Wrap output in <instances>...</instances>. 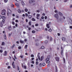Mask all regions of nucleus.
I'll return each mask as SVG.
<instances>
[{
  "instance_id": "0e129e2a",
  "label": "nucleus",
  "mask_w": 72,
  "mask_h": 72,
  "mask_svg": "<svg viewBox=\"0 0 72 72\" xmlns=\"http://www.w3.org/2000/svg\"><path fill=\"white\" fill-rule=\"evenodd\" d=\"M15 26H16V27H17V26H18V25H17V24H15Z\"/></svg>"
},
{
  "instance_id": "4468645a",
  "label": "nucleus",
  "mask_w": 72,
  "mask_h": 72,
  "mask_svg": "<svg viewBox=\"0 0 72 72\" xmlns=\"http://www.w3.org/2000/svg\"><path fill=\"white\" fill-rule=\"evenodd\" d=\"M21 4L22 5H24V2H23V1H21Z\"/></svg>"
},
{
  "instance_id": "9d476101",
  "label": "nucleus",
  "mask_w": 72,
  "mask_h": 72,
  "mask_svg": "<svg viewBox=\"0 0 72 72\" xmlns=\"http://www.w3.org/2000/svg\"><path fill=\"white\" fill-rule=\"evenodd\" d=\"M8 29L9 30H12V26H10L8 27Z\"/></svg>"
},
{
  "instance_id": "6e6552de",
  "label": "nucleus",
  "mask_w": 72,
  "mask_h": 72,
  "mask_svg": "<svg viewBox=\"0 0 72 72\" xmlns=\"http://www.w3.org/2000/svg\"><path fill=\"white\" fill-rule=\"evenodd\" d=\"M46 26L48 28H50V26H49V24H47Z\"/></svg>"
},
{
  "instance_id": "4be33fe9",
  "label": "nucleus",
  "mask_w": 72,
  "mask_h": 72,
  "mask_svg": "<svg viewBox=\"0 0 72 72\" xmlns=\"http://www.w3.org/2000/svg\"><path fill=\"white\" fill-rule=\"evenodd\" d=\"M32 21H35L36 20H35V19L33 18L32 19Z\"/></svg>"
},
{
  "instance_id": "c756f323",
  "label": "nucleus",
  "mask_w": 72,
  "mask_h": 72,
  "mask_svg": "<svg viewBox=\"0 0 72 72\" xmlns=\"http://www.w3.org/2000/svg\"><path fill=\"white\" fill-rule=\"evenodd\" d=\"M12 66L14 68H15V65H14V64H12Z\"/></svg>"
},
{
  "instance_id": "bb28decb",
  "label": "nucleus",
  "mask_w": 72,
  "mask_h": 72,
  "mask_svg": "<svg viewBox=\"0 0 72 72\" xmlns=\"http://www.w3.org/2000/svg\"><path fill=\"white\" fill-rule=\"evenodd\" d=\"M42 66H45V63H43L42 64Z\"/></svg>"
},
{
  "instance_id": "774afa93",
  "label": "nucleus",
  "mask_w": 72,
  "mask_h": 72,
  "mask_svg": "<svg viewBox=\"0 0 72 72\" xmlns=\"http://www.w3.org/2000/svg\"><path fill=\"white\" fill-rule=\"evenodd\" d=\"M34 59V58H32V60H33Z\"/></svg>"
},
{
  "instance_id": "603ef678",
  "label": "nucleus",
  "mask_w": 72,
  "mask_h": 72,
  "mask_svg": "<svg viewBox=\"0 0 72 72\" xmlns=\"http://www.w3.org/2000/svg\"><path fill=\"white\" fill-rule=\"evenodd\" d=\"M35 45H36V46H38V45H39V44L36 43V44H35Z\"/></svg>"
},
{
  "instance_id": "a19ab883",
  "label": "nucleus",
  "mask_w": 72,
  "mask_h": 72,
  "mask_svg": "<svg viewBox=\"0 0 72 72\" xmlns=\"http://www.w3.org/2000/svg\"><path fill=\"white\" fill-rule=\"evenodd\" d=\"M39 66L40 67H41V66H42V65H41V63H40L39 64Z\"/></svg>"
},
{
  "instance_id": "8fccbe9b",
  "label": "nucleus",
  "mask_w": 72,
  "mask_h": 72,
  "mask_svg": "<svg viewBox=\"0 0 72 72\" xmlns=\"http://www.w3.org/2000/svg\"><path fill=\"white\" fill-rule=\"evenodd\" d=\"M15 22H18V21L17 20H16L15 21Z\"/></svg>"
},
{
  "instance_id": "4c0bfd02",
  "label": "nucleus",
  "mask_w": 72,
  "mask_h": 72,
  "mask_svg": "<svg viewBox=\"0 0 72 72\" xmlns=\"http://www.w3.org/2000/svg\"><path fill=\"white\" fill-rule=\"evenodd\" d=\"M4 1L5 3H7L8 2V0H4Z\"/></svg>"
},
{
  "instance_id": "b1692460",
  "label": "nucleus",
  "mask_w": 72,
  "mask_h": 72,
  "mask_svg": "<svg viewBox=\"0 0 72 72\" xmlns=\"http://www.w3.org/2000/svg\"><path fill=\"white\" fill-rule=\"evenodd\" d=\"M4 39H6V35L5 34H4Z\"/></svg>"
},
{
  "instance_id": "c85d7f7f",
  "label": "nucleus",
  "mask_w": 72,
  "mask_h": 72,
  "mask_svg": "<svg viewBox=\"0 0 72 72\" xmlns=\"http://www.w3.org/2000/svg\"><path fill=\"white\" fill-rule=\"evenodd\" d=\"M8 12H9V13H10V12H11V10H9V9H8Z\"/></svg>"
},
{
  "instance_id": "ea45409f",
  "label": "nucleus",
  "mask_w": 72,
  "mask_h": 72,
  "mask_svg": "<svg viewBox=\"0 0 72 72\" xmlns=\"http://www.w3.org/2000/svg\"><path fill=\"white\" fill-rule=\"evenodd\" d=\"M45 42V44H47V43H48V41L46 40Z\"/></svg>"
},
{
  "instance_id": "f03ea898",
  "label": "nucleus",
  "mask_w": 72,
  "mask_h": 72,
  "mask_svg": "<svg viewBox=\"0 0 72 72\" xmlns=\"http://www.w3.org/2000/svg\"><path fill=\"white\" fill-rule=\"evenodd\" d=\"M6 11L5 9H3L2 10L1 14L2 15H5V14Z\"/></svg>"
},
{
  "instance_id": "7c9ffc66",
  "label": "nucleus",
  "mask_w": 72,
  "mask_h": 72,
  "mask_svg": "<svg viewBox=\"0 0 72 72\" xmlns=\"http://www.w3.org/2000/svg\"><path fill=\"white\" fill-rule=\"evenodd\" d=\"M51 31H52V30L51 29H50L48 30V31H49V32H51Z\"/></svg>"
},
{
  "instance_id": "7ed1b4c3",
  "label": "nucleus",
  "mask_w": 72,
  "mask_h": 72,
  "mask_svg": "<svg viewBox=\"0 0 72 72\" xmlns=\"http://www.w3.org/2000/svg\"><path fill=\"white\" fill-rule=\"evenodd\" d=\"M45 62H46V63H50V61H49V58H47L45 60Z\"/></svg>"
},
{
  "instance_id": "aec40b11",
  "label": "nucleus",
  "mask_w": 72,
  "mask_h": 72,
  "mask_svg": "<svg viewBox=\"0 0 72 72\" xmlns=\"http://www.w3.org/2000/svg\"><path fill=\"white\" fill-rule=\"evenodd\" d=\"M1 27H3V24H2V22H1V23L0 24Z\"/></svg>"
},
{
  "instance_id": "2eb2a0df",
  "label": "nucleus",
  "mask_w": 72,
  "mask_h": 72,
  "mask_svg": "<svg viewBox=\"0 0 72 72\" xmlns=\"http://www.w3.org/2000/svg\"><path fill=\"white\" fill-rule=\"evenodd\" d=\"M43 59H44V57H41L40 58L41 61H42V60H43Z\"/></svg>"
},
{
  "instance_id": "5fc2aeb1",
  "label": "nucleus",
  "mask_w": 72,
  "mask_h": 72,
  "mask_svg": "<svg viewBox=\"0 0 72 72\" xmlns=\"http://www.w3.org/2000/svg\"><path fill=\"white\" fill-rule=\"evenodd\" d=\"M69 7H70V8H72V5H71L69 6Z\"/></svg>"
},
{
  "instance_id": "2f4dec72",
  "label": "nucleus",
  "mask_w": 72,
  "mask_h": 72,
  "mask_svg": "<svg viewBox=\"0 0 72 72\" xmlns=\"http://www.w3.org/2000/svg\"><path fill=\"white\" fill-rule=\"evenodd\" d=\"M41 49H44V46H42V47H41Z\"/></svg>"
},
{
  "instance_id": "9b49d317",
  "label": "nucleus",
  "mask_w": 72,
  "mask_h": 72,
  "mask_svg": "<svg viewBox=\"0 0 72 72\" xmlns=\"http://www.w3.org/2000/svg\"><path fill=\"white\" fill-rule=\"evenodd\" d=\"M24 10H25V12H27L28 11V9H27V8H25Z\"/></svg>"
},
{
  "instance_id": "f3484780",
  "label": "nucleus",
  "mask_w": 72,
  "mask_h": 72,
  "mask_svg": "<svg viewBox=\"0 0 72 72\" xmlns=\"http://www.w3.org/2000/svg\"><path fill=\"white\" fill-rule=\"evenodd\" d=\"M2 18L3 19H5L6 18L4 16H2Z\"/></svg>"
},
{
  "instance_id": "58836bf2",
  "label": "nucleus",
  "mask_w": 72,
  "mask_h": 72,
  "mask_svg": "<svg viewBox=\"0 0 72 72\" xmlns=\"http://www.w3.org/2000/svg\"><path fill=\"white\" fill-rule=\"evenodd\" d=\"M25 15L26 17H28V14H27L26 13L25 14Z\"/></svg>"
},
{
  "instance_id": "e2e57ef3",
  "label": "nucleus",
  "mask_w": 72,
  "mask_h": 72,
  "mask_svg": "<svg viewBox=\"0 0 72 72\" xmlns=\"http://www.w3.org/2000/svg\"><path fill=\"white\" fill-rule=\"evenodd\" d=\"M70 28H71V29H72V26H71L69 27Z\"/></svg>"
},
{
  "instance_id": "423d86ee",
  "label": "nucleus",
  "mask_w": 72,
  "mask_h": 72,
  "mask_svg": "<svg viewBox=\"0 0 72 72\" xmlns=\"http://www.w3.org/2000/svg\"><path fill=\"white\" fill-rule=\"evenodd\" d=\"M55 59L56 60V61H57V62H59V58L58 57H56L55 58Z\"/></svg>"
},
{
  "instance_id": "ddd939ff",
  "label": "nucleus",
  "mask_w": 72,
  "mask_h": 72,
  "mask_svg": "<svg viewBox=\"0 0 72 72\" xmlns=\"http://www.w3.org/2000/svg\"><path fill=\"white\" fill-rule=\"evenodd\" d=\"M18 12L19 13H21V11L20 9H19L18 10Z\"/></svg>"
},
{
  "instance_id": "e433bc0d",
  "label": "nucleus",
  "mask_w": 72,
  "mask_h": 72,
  "mask_svg": "<svg viewBox=\"0 0 72 72\" xmlns=\"http://www.w3.org/2000/svg\"><path fill=\"white\" fill-rule=\"evenodd\" d=\"M4 42H3L2 43V45H4Z\"/></svg>"
},
{
  "instance_id": "a18cd8bd",
  "label": "nucleus",
  "mask_w": 72,
  "mask_h": 72,
  "mask_svg": "<svg viewBox=\"0 0 72 72\" xmlns=\"http://www.w3.org/2000/svg\"><path fill=\"white\" fill-rule=\"evenodd\" d=\"M14 5L12 4L11 5V7H14Z\"/></svg>"
},
{
  "instance_id": "f8f14e48",
  "label": "nucleus",
  "mask_w": 72,
  "mask_h": 72,
  "mask_svg": "<svg viewBox=\"0 0 72 72\" xmlns=\"http://www.w3.org/2000/svg\"><path fill=\"white\" fill-rule=\"evenodd\" d=\"M20 43H22V44H23V42H24V41L23 40H20Z\"/></svg>"
},
{
  "instance_id": "052dcab7",
  "label": "nucleus",
  "mask_w": 72,
  "mask_h": 72,
  "mask_svg": "<svg viewBox=\"0 0 72 72\" xmlns=\"http://www.w3.org/2000/svg\"><path fill=\"white\" fill-rule=\"evenodd\" d=\"M57 34H58V36H59L60 35V33H58Z\"/></svg>"
},
{
  "instance_id": "13d9d810",
  "label": "nucleus",
  "mask_w": 72,
  "mask_h": 72,
  "mask_svg": "<svg viewBox=\"0 0 72 72\" xmlns=\"http://www.w3.org/2000/svg\"><path fill=\"white\" fill-rule=\"evenodd\" d=\"M4 21H5L4 19H3L2 20V22L4 23Z\"/></svg>"
},
{
  "instance_id": "412c9836",
  "label": "nucleus",
  "mask_w": 72,
  "mask_h": 72,
  "mask_svg": "<svg viewBox=\"0 0 72 72\" xmlns=\"http://www.w3.org/2000/svg\"><path fill=\"white\" fill-rule=\"evenodd\" d=\"M28 18H32V16L31 15H29L28 16Z\"/></svg>"
},
{
  "instance_id": "864d4df0",
  "label": "nucleus",
  "mask_w": 72,
  "mask_h": 72,
  "mask_svg": "<svg viewBox=\"0 0 72 72\" xmlns=\"http://www.w3.org/2000/svg\"><path fill=\"white\" fill-rule=\"evenodd\" d=\"M44 18L45 19H47V17H46V16H45Z\"/></svg>"
},
{
  "instance_id": "49530a36",
  "label": "nucleus",
  "mask_w": 72,
  "mask_h": 72,
  "mask_svg": "<svg viewBox=\"0 0 72 72\" xmlns=\"http://www.w3.org/2000/svg\"><path fill=\"white\" fill-rule=\"evenodd\" d=\"M14 58H15L16 59H17V57H16V56H15V55H14Z\"/></svg>"
},
{
  "instance_id": "20e7f679",
  "label": "nucleus",
  "mask_w": 72,
  "mask_h": 72,
  "mask_svg": "<svg viewBox=\"0 0 72 72\" xmlns=\"http://www.w3.org/2000/svg\"><path fill=\"white\" fill-rule=\"evenodd\" d=\"M54 16L55 18H56V19H58L59 18V16H58V14H55L54 15Z\"/></svg>"
},
{
  "instance_id": "cd10ccee",
  "label": "nucleus",
  "mask_w": 72,
  "mask_h": 72,
  "mask_svg": "<svg viewBox=\"0 0 72 72\" xmlns=\"http://www.w3.org/2000/svg\"><path fill=\"white\" fill-rule=\"evenodd\" d=\"M35 26H39V24H36L35 25Z\"/></svg>"
},
{
  "instance_id": "79ce46f5",
  "label": "nucleus",
  "mask_w": 72,
  "mask_h": 72,
  "mask_svg": "<svg viewBox=\"0 0 72 72\" xmlns=\"http://www.w3.org/2000/svg\"><path fill=\"white\" fill-rule=\"evenodd\" d=\"M12 24H13V25H14V24H15V23H14V22H12Z\"/></svg>"
},
{
  "instance_id": "c9c22d12",
  "label": "nucleus",
  "mask_w": 72,
  "mask_h": 72,
  "mask_svg": "<svg viewBox=\"0 0 72 72\" xmlns=\"http://www.w3.org/2000/svg\"><path fill=\"white\" fill-rule=\"evenodd\" d=\"M63 60L64 62V63H66V61L65 60V59H64V58H63Z\"/></svg>"
},
{
  "instance_id": "f704fd0d",
  "label": "nucleus",
  "mask_w": 72,
  "mask_h": 72,
  "mask_svg": "<svg viewBox=\"0 0 72 72\" xmlns=\"http://www.w3.org/2000/svg\"><path fill=\"white\" fill-rule=\"evenodd\" d=\"M39 64V62L37 61L36 62V65H37V64Z\"/></svg>"
},
{
  "instance_id": "473e14b6",
  "label": "nucleus",
  "mask_w": 72,
  "mask_h": 72,
  "mask_svg": "<svg viewBox=\"0 0 72 72\" xmlns=\"http://www.w3.org/2000/svg\"><path fill=\"white\" fill-rule=\"evenodd\" d=\"M31 57H34V55L33 54H32L31 55Z\"/></svg>"
},
{
  "instance_id": "a211bd4d",
  "label": "nucleus",
  "mask_w": 72,
  "mask_h": 72,
  "mask_svg": "<svg viewBox=\"0 0 72 72\" xmlns=\"http://www.w3.org/2000/svg\"><path fill=\"white\" fill-rule=\"evenodd\" d=\"M27 47H28V45H26L25 46V48L26 49L27 48Z\"/></svg>"
},
{
  "instance_id": "f257e3e1",
  "label": "nucleus",
  "mask_w": 72,
  "mask_h": 72,
  "mask_svg": "<svg viewBox=\"0 0 72 72\" xmlns=\"http://www.w3.org/2000/svg\"><path fill=\"white\" fill-rule=\"evenodd\" d=\"M29 3L30 4H32L33 3H34V4H33V5H35V2L33 0H30L29 1Z\"/></svg>"
},
{
  "instance_id": "bf43d9fd",
  "label": "nucleus",
  "mask_w": 72,
  "mask_h": 72,
  "mask_svg": "<svg viewBox=\"0 0 72 72\" xmlns=\"http://www.w3.org/2000/svg\"><path fill=\"white\" fill-rule=\"evenodd\" d=\"M32 63H33V64H34V61H32Z\"/></svg>"
},
{
  "instance_id": "09e8293b",
  "label": "nucleus",
  "mask_w": 72,
  "mask_h": 72,
  "mask_svg": "<svg viewBox=\"0 0 72 72\" xmlns=\"http://www.w3.org/2000/svg\"><path fill=\"white\" fill-rule=\"evenodd\" d=\"M29 24L30 26H31V22H29Z\"/></svg>"
},
{
  "instance_id": "680f3d73",
  "label": "nucleus",
  "mask_w": 72,
  "mask_h": 72,
  "mask_svg": "<svg viewBox=\"0 0 72 72\" xmlns=\"http://www.w3.org/2000/svg\"><path fill=\"white\" fill-rule=\"evenodd\" d=\"M44 19V17L43 16H42V17H41V19Z\"/></svg>"
},
{
  "instance_id": "3c124183",
  "label": "nucleus",
  "mask_w": 72,
  "mask_h": 72,
  "mask_svg": "<svg viewBox=\"0 0 72 72\" xmlns=\"http://www.w3.org/2000/svg\"><path fill=\"white\" fill-rule=\"evenodd\" d=\"M17 69L18 71H19V67H18V66H17Z\"/></svg>"
},
{
  "instance_id": "69168bd1",
  "label": "nucleus",
  "mask_w": 72,
  "mask_h": 72,
  "mask_svg": "<svg viewBox=\"0 0 72 72\" xmlns=\"http://www.w3.org/2000/svg\"><path fill=\"white\" fill-rule=\"evenodd\" d=\"M31 28H28L29 30H31Z\"/></svg>"
},
{
  "instance_id": "0eeeda50",
  "label": "nucleus",
  "mask_w": 72,
  "mask_h": 72,
  "mask_svg": "<svg viewBox=\"0 0 72 72\" xmlns=\"http://www.w3.org/2000/svg\"><path fill=\"white\" fill-rule=\"evenodd\" d=\"M40 14H38L37 15V19H39V17L40 16Z\"/></svg>"
},
{
  "instance_id": "5701e85b",
  "label": "nucleus",
  "mask_w": 72,
  "mask_h": 72,
  "mask_svg": "<svg viewBox=\"0 0 72 72\" xmlns=\"http://www.w3.org/2000/svg\"><path fill=\"white\" fill-rule=\"evenodd\" d=\"M17 7H18V8H19V4L17 3Z\"/></svg>"
},
{
  "instance_id": "de8ad7c7",
  "label": "nucleus",
  "mask_w": 72,
  "mask_h": 72,
  "mask_svg": "<svg viewBox=\"0 0 72 72\" xmlns=\"http://www.w3.org/2000/svg\"><path fill=\"white\" fill-rule=\"evenodd\" d=\"M3 50H0V52H1V53H3Z\"/></svg>"
},
{
  "instance_id": "393cba45",
  "label": "nucleus",
  "mask_w": 72,
  "mask_h": 72,
  "mask_svg": "<svg viewBox=\"0 0 72 72\" xmlns=\"http://www.w3.org/2000/svg\"><path fill=\"white\" fill-rule=\"evenodd\" d=\"M55 69H56V72H57L58 71V69H57V66H56Z\"/></svg>"
},
{
  "instance_id": "6e6d98bb",
  "label": "nucleus",
  "mask_w": 72,
  "mask_h": 72,
  "mask_svg": "<svg viewBox=\"0 0 72 72\" xmlns=\"http://www.w3.org/2000/svg\"><path fill=\"white\" fill-rule=\"evenodd\" d=\"M67 1H68V0H65L64 1V2L65 3H66V2H67Z\"/></svg>"
},
{
  "instance_id": "338daca9",
  "label": "nucleus",
  "mask_w": 72,
  "mask_h": 72,
  "mask_svg": "<svg viewBox=\"0 0 72 72\" xmlns=\"http://www.w3.org/2000/svg\"><path fill=\"white\" fill-rule=\"evenodd\" d=\"M26 22H28V20L27 19H26Z\"/></svg>"
},
{
  "instance_id": "6ab92c4d",
  "label": "nucleus",
  "mask_w": 72,
  "mask_h": 72,
  "mask_svg": "<svg viewBox=\"0 0 72 72\" xmlns=\"http://www.w3.org/2000/svg\"><path fill=\"white\" fill-rule=\"evenodd\" d=\"M37 57H38V58L39 60H40V56H39V55H38Z\"/></svg>"
},
{
  "instance_id": "c03bdc74",
  "label": "nucleus",
  "mask_w": 72,
  "mask_h": 72,
  "mask_svg": "<svg viewBox=\"0 0 72 72\" xmlns=\"http://www.w3.org/2000/svg\"><path fill=\"white\" fill-rule=\"evenodd\" d=\"M15 46V45L14 44H13L12 46V48H13L14 47V46Z\"/></svg>"
},
{
  "instance_id": "a878e982",
  "label": "nucleus",
  "mask_w": 72,
  "mask_h": 72,
  "mask_svg": "<svg viewBox=\"0 0 72 72\" xmlns=\"http://www.w3.org/2000/svg\"><path fill=\"white\" fill-rule=\"evenodd\" d=\"M20 57H21V58L22 59V58H23V55H21L20 56Z\"/></svg>"
},
{
  "instance_id": "1a4fd4ad",
  "label": "nucleus",
  "mask_w": 72,
  "mask_h": 72,
  "mask_svg": "<svg viewBox=\"0 0 72 72\" xmlns=\"http://www.w3.org/2000/svg\"><path fill=\"white\" fill-rule=\"evenodd\" d=\"M63 50H61V54L62 56H63Z\"/></svg>"
},
{
  "instance_id": "72a5a7b5",
  "label": "nucleus",
  "mask_w": 72,
  "mask_h": 72,
  "mask_svg": "<svg viewBox=\"0 0 72 72\" xmlns=\"http://www.w3.org/2000/svg\"><path fill=\"white\" fill-rule=\"evenodd\" d=\"M32 33H35V32L34 30H33L32 31Z\"/></svg>"
},
{
  "instance_id": "39448f33",
  "label": "nucleus",
  "mask_w": 72,
  "mask_h": 72,
  "mask_svg": "<svg viewBox=\"0 0 72 72\" xmlns=\"http://www.w3.org/2000/svg\"><path fill=\"white\" fill-rule=\"evenodd\" d=\"M8 54V53H7V52H6V51H4V53L3 54L4 55V56H6Z\"/></svg>"
},
{
  "instance_id": "37998d69",
  "label": "nucleus",
  "mask_w": 72,
  "mask_h": 72,
  "mask_svg": "<svg viewBox=\"0 0 72 72\" xmlns=\"http://www.w3.org/2000/svg\"><path fill=\"white\" fill-rule=\"evenodd\" d=\"M18 49H21V47L19 46V47H18Z\"/></svg>"
},
{
  "instance_id": "4d7b16f0",
  "label": "nucleus",
  "mask_w": 72,
  "mask_h": 72,
  "mask_svg": "<svg viewBox=\"0 0 72 72\" xmlns=\"http://www.w3.org/2000/svg\"><path fill=\"white\" fill-rule=\"evenodd\" d=\"M16 18H19V16H18V15H16Z\"/></svg>"
},
{
  "instance_id": "dca6fc26",
  "label": "nucleus",
  "mask_w": 72,
  "mask_h": 72,
  "mask_svg": "<svg viewBox=\"0 0 72 72\" xmlns=\"http://www.w3.org/2000/svg\"><path fill=\"white\" fill-rule=\"evenodd\" d=\"M59 14L60 15V16H61V17H62V13H61V12H59Z\"/></svg>"
}]
</instances>
